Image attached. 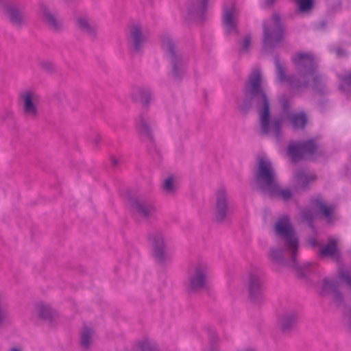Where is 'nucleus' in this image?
<instances>
[{
	"label": "nucleus",
	"mask_w": 351,
	"mask_h": 351,
	"mask_svg": "<svg viewBox=\"0 0 351 351\" xmlns=\"http://www.w3.org/2000/svg\"><path fill=\"white\" fill-rule=\"evenodd\" d=\"M261 77L258 70L252 72L245 87V103L256 102L259 112L261 132L274 138H278L283 124L286 119H289L294 129H300L306 123V117L304 113H293L288 114L287 112L279 119H269V103L265 93L261 87Z\"/></svg>",
	"instance_id": "1"
},
{
	"label": "nucleus",
	"mask_w": 351,
	"mask_h": 351,
	"mask_svg": "<svg viewBox=\"0 0 351 351\" xmlns=\"http://www.w3.org/2000/svg\"><path fill=\"white\" fill-rule=\"evenodd\" d=\"M293 62L300 70L297 78L289 77L285 78L283 67L276 64L277 78L280 82L287 81L293 87H302L310 83L315 86L317 80L315 73V62L314 57L310 53H299L293 57Z\"/></svg>",
	"instance_id": "2"
},
{
	"label": "nucleus",
	"mask_w": 351,
	"mask_h": 351,
	"mask_svg": "<svg viewBox=\"0 0 351 351\" xmlns=\"http://www.w3.org/2000/svg\"><path fill=\"white\" fill-rule=\"evenodd\" d=\"M255 179L257 184L272 196L288 200L293 195L289 189L280 187L271 163L267 157L258 159Z\"/></svg>",
	"instance_id": "3"
},
{
	"label": "nucleus",
	"mask_w": 351,
	"mask_h": 351,
	"mask_svg": "<svg viewBox=\"0 0 351 351\" xmlns=\"http://www.w3.org/2000/svg\"><path fill=\"white\" fill-rule=\"evenodd\" d=\"M263 47L267 51L278 45L283 36L280 18L274 15L263 23Z\"/></svg>",
	"instance_id": "4"
},
{
	"label": "nucleus",
	"mask_w": 351,
	"mask_h": 351,
	"mask_svg": "<svg viewBox=\"0 0 351 351\" xmlns=\"http://www.w3.org/2000/svg\"><path fill=\"white\" fill-rule=\"evenodd\" d=\"M209 267L204 263H197L193 265L189 273L187 289L189 291H196L206 287Z\"/></svg>",
	"instance_id": "5"
},
{
	"label": "nucleus",
	"mask_w": 351,
	"mask_h": 351,
	"mask_svg": "<svg viewBox=\"0 0 351 351\" xmlns=\"http://www.w3.org/2000/svg\"><path fill=\"white\" fill-rule=\"evenodd\" d=\"M216 203L215 212L220 218L232 217L237 210L234 203L231 202L226 189L221 186L215 192Z\"/></svg>",
	"instance_id": "6"
},
{
	"label": "nucleus",
	"mask_w": 351,
	"mask_h": 351,
	"mask_svg": "<svg viewBox=\"0 0 351 351\" xmlns=\"http://www.w3.org/2000/svg\"><path fill=\"white\" fill-rule=\"evenodd\" d=\"M275 230L279 237L285 240L288 248L292 251L294 258L298 247V239L289 221H278Z\"/></svg>",
	"instance_id": "7"
},
{
	"label": "nucleus",
	"mask_w": 351,
	"mask_h": 351,
	"mask_svg": "<svg viewBox=\"0 0 351 351\" xmlns=\"http://www.w3.org/2000/svg\"><path fill=\"white\" fill-rule=\"evenodd\" d=\"M20 100L25 116L32 118L37 116L40 95L36 90L28 89L23 91L20 95Z\"/></svg>",
	"instance_id": "8"
},
{
	"label": "nucleus",
	"mask_w": 351,
	"mask_h": 351,
	"mask_svg": "<svg viewBox=\"0 0 351 351\" xmlns=\"http://www.w3.org/2000/svg\"><path fill=\"white\" fill-rule=\"evenodd\" d=\"M317 149V145L314 141L309 140L302 144L289 145L287 154L293 161L300 158H311Z\"/></svg>",
	"instance_id": "9"
},
{
	"label": "nucleus",
	"mask_w": 351,
	"mask_h": 351,
	"mask_svg": "<svg viewBox=\"0 0 351 351\" xmlns=\"http://www.w3.org/2000/svg\"><path fill=\"white\" fill-rule=\"evenodd\" d=\"M334 211V207L328 204L322 197H317L311 199L308 212L311 217L323 216L330 217Z\"/></svg>",
	"instance_id": "10"
},
{
	"label": "nucleus",
	"mask_w": 351,
	"mask_h": 351,
	"mask_svg": "<svg viewBox=\"0 0 351 351\" xmlns=\"http://www.w3.org/2000/svg\"><path fill=\"white\" fill-rule=\"evenodd\" d=\"M180 185V177L177 174H169L165 176L161 181L160 190L162 193L168 197H175Z\"/></svg>",
	"instance_id": "11"
},
{
	"label": "nucleus",
	"mask_w": 351,
	"mask_h": 351,
	"mask_svg": "<svg viewBox=\"0 0 351 351\" xmlns=\"http://www.w3.org/2000/svg\"><path fill=\"white\" fill-rule=\"evenodd\" d=\"M152 252L157 263L164 264L171 259L170 254L166 251V246L162 235L156 236L152 240Z\"/></svg>",
	"instance_id": "12"
},
{
	"label": "nucleus",
	"mask_w": 351,
	"mask_h": 351,
	"mask_svg": "<svg viewBox=\"0 0 351 351\" xmlns=\"http://www.w3.org/2000/svg\"><path fill=\"white\" fill-rule=\"evenodd\" d=\"M238 12L235 5L231 3L228 6H225L223 15V25L228 34H232L237 32Z\"/></svg>",
	"instance_id": "13"
},
{
	"label": "nucleus",
	"mask_w": 351,
	"mask_h": 351,
	"mask_svg": "<svg viewBox=\"0 0 351 351\" xmlns=\"http://www.w3.org/2000/svg\"><path fill=\"white\" fill-rule=\"evenodd\" d=\"M263 282L259 274L252 272L249 275V292L250 298L256 300L262 295Z\"/></svg>",
	"instance_id": "14"
},
{
	"label": "nucleus",
	"mask_w": 351,
	"mask_h": 351,
	"mask_svg": "<svg viewBox=\"0 0 351 351\" xmlns=\"http://www.w3.org/2000/svg\"><path fill=\"white\" fill-rule=\"evenodd\" d=\"M153 121L147 117H141L136 121L138 132L142 137L152 138Z\"/></svg>",
	"instance_id": "15"
},
{
	"label": "nucleus",
	"mask_w": 351,
	"mask_h": 351,
	"mask_svg": "<svg viewBox=\"0 0 351 351\" xmlns=\"http://www.w3.org/2000/svg\"><path fill=\"white\" fill-rule=\"evenodd\" d=\"M38 14L41 19L51 27L57 29L60 26V21L46 5H40L38 10Z\"/></svg>",
	"instance_id": "16"
},
{
	"label": "nucleus",
	"mask_w": 351,
	"mask_h": 351,
	"mask_svg": "<svg viewBox=\"0 0 351 351\" xmlns=\"http://www.w3.org/2000/svg\"><path fill=\"white\" fill-rule=\"evenodd\" d=\"M315 179V177L314 175L302 171L297 172L295 174L293 180V184L295 189H304Z\"/></svg>",
	"instance_id": "17"
},
{
	"label": "nucleus",
	"mask_w": 351,
	"mask_h": 351,
	"mask_svg": "<svg viewBox=\"0 0 351 351\" xmlns=\"http://www.w3.org/2000/svg\"><path fill=\"white\" fill-rule=\"evenodd\" d=\"M129 38L136 50H138L145 38L141 27L133 25L129 29Z\"/></svg>",
	"instance_id": "18"
},
{
	"label": "nucleus",
	"mask_w": 351,
	"mask_h": 351,
	"mask_svg": "<svg viewBox=\"0 0 351 351\" xmlns=\"http://www.w3.org/2000/svg\"><path fill=\"white\" fill-rule=\"evenodd\" d=\"M5 16L15 25H20L23 22V15L14 5H7L3 9Z\"/></svg>",
	"instance_id": "19"
},
{
	"label": "nucleus",
	"mask_w": 351,
	"mask_h": 351,
	"mask_svg": "<svg viewBox=\"0 0 351 351\" xmlns=\"http://www.w3.org/2000/svg\"><path fill=\"white\" fill-rule=\"evenodd\" d=\"M77 25L80 29L88 34L93 33L97 27L96 23L86 16H79L77 19Z\"/></svg>",
	"instance_id": "20"
},
{
	"label": "nucleus",
	"mask_w": 351,
	"mask_h": 351,
	"mask_svg": "<svg viewBox=\"0 0 351 351\" xmlns=\"http://www.w3.org/2000/svg\"><path fill=\"white\" fill-rule=\"evenodd\" d=\"M135 210L144 217H153L157 213V208L152 204H138L135 206Z\"/></svg>",
	"instance_id": "21"
},
{
	"label": "nucleus",
	"mask_w": 351,
	"mask_h": 351,
	"mask_svg": "<svg viewBox=\"0 0 351 351\" xmlns=\"http://www.w3.org/2000/svg\"><path fill=\"white\" fill-rule=\"evenodd\" d=\"M320 256L322 257H337L338 250L336 241L334 240L329 241L328 243L321 250Z\"/></svg>",
	"instance_id": "22"
},
{
	"label": "nucleus",
	"mask_w": 351,
	"mask_h": 351,
	"mask_svg": "<svg viewBox=\"0 0 351 351\" xmlns=\"http://www.w3.org/2000/svg\"><path fill=\"white\" fill-rule=\"evenodd\" d=\"M317 289L322 295L335 293L336 291V285L332 280L326 278L318 284Z\"/></svg>",
	"instance_id": "23"
},
{
	"label": "nucleus",
	"mask_w": 351,
	"mask_h": 351,
	"mask_svg": "<svg viewBox=\"0 0 351 351\" xmlns=\"http://www.w3.org/2000/svg\"><path fill=\"white\" fill-rule=\"evenodd\" d=\"M297 319L295 315H286L280 319L281 328L284 331H287L295 325Z\"/></svg>",
	"instance_id": "24"
},
{
	"label": "nucleus",
	"mask_w": 351,
	"mask_h": 351,
	"mask_svg": "<svg viewBox=\"0 0 351 351\" xmlns=\"http://www.w3.org/2000/svg\"><path fill=\"white\" fill-rule=\"evenodd\" d=\"M36 311L38 316L45 320H50L51 318V308L47 304L43 303L36 304Z\"/></svg>",
	"instance_id": "25"
},
{
	"label": "nucleus",
	"mask_w": 351,
	"mask_h": 351,
	"mask_svg": "<svg viewBox=\"0 0 351 351\" xmlns=\"http://www.w3.org/2000/svg\"><path fill=\"white\" fill-rule=\"evenodd\" d=\"M93 331L87 327L84 328L82 332L81 341L82 344L85 347L88 348L91 342L93 337Z\"/></svg>",
	"instance_id": "26"
},
{
	"label": "nucleus",
	"mask_w": 351,
	"mask_h": 351,
	"mask_svg": "<svg viewBox=\"0 0 351 351\" xmlns=\"http://www.w3.org/2000/svg\"><path fill=\"white\" fill-rule=\"evenodd\" d=\"M340 80V88L345 92H351V73L341 77Z\"/></svg>",
	"instance_id": "27"
},
{
	"label": "nucleus",
	"mask_w": 351,
	"mask_h": 351,
	"mask_svg": "<svg viewBox=\"0 0 351 351\" xmlns=\"http://www.w3.org/2000/svg\"><path fill=\"white\" fill-rule=\"evenodd\" d=\"M300 12H305L313 8L312 0H295Z\"/></svg>",
	"instance_id": "28"
},
{
	"label": "nucleus",
	"mask_w": 351,
	"mask_h": 351,
	"mask_svg": "<svg viewBox=\"0 0 351 351\" xmlns=\"http://www.w3.org/2000/svg\"><path fill=\"white\" fill-rule=\"evenodd\" d=\"M339 278L341 283L347 285L351 287V275L348 271H341L339 274Z\"/></svg>",
	"instance_id": "29"
},
{
	"label": "nucleus",
	"mask_w": 351,
	"mask_h": 351,
	"mask_svg": "<svg viewBox=\"0 0 351 351\" xmlns=\"http://www.w3.org/2000/svg\"><path fill=\"white\" fill-rule=\"evenodd\" d=\"M6 307V305L0 298V327L3 326L7 318L8 313Z\"/></svg>",
	"instance_id": "30"
},
{
	"label": "nucleus",
	"mask_w": 351,
	"mask_h": 351,
	"mask_svg": "<svg viewBox=\"0 0 351 351\" xmlns=\"http://www.w3.org/2000/svg\"><path fill=\"white\" fill-rule=\"evenodd\" d=\"M208 0H195V11L202 12L207 6Z\"/></svg>",
	"instance_id": "31"
},
{
	"label": "nucleus",
	"mask_w": 351,
	"mask_h": 351,
	"mask_svg": "<svg viewBox=\"0 0 351 351\" xmlns=\"http://www.w3.org/2000/svg\"><path fill=\"white\" fill-rule=\"evenodd\" d=\"M162 47L164 49L171 51L173 49V44L169 37H164L162 39Z\"/></svg>",
	"instance_id": "32"
},
{
	"label": "nucleus",
	"mask_w": 351,
	"mask_h": 351,
	"mask_svg": "<svg viewBox=\"0 0 351 351\" xmlns=\"http://www.w3.org/2000/svg\"><path fill=\"white\" fill-rule=\"evenodd\" d=\"M141 100L143 103L147 104L149 99L152 98V95L149 91L141 90Z\"/></svg>",
	"instance_id": "33"
},
{
	"label": "nucleus",
	"mask_w": 351,
	"mask_h": 351,
	"mask_svg": "<svg viewBox=\"0 0 351 351\" xmlns=\"http://www.w3.org/2000/svg\"><path fill=\"white\" fill-rule=\"evenodd\" d=\"M282 256V252L278 250H271L269 254L270 258L274 261H277Z\"/></svg>",
	"instance_id": "34"
},
{
	"label": "nucleus",
	"mask_w": 351,
	"mask_h": 351,
	"mask_svg": "<svg viewBox=\"0 0 351 351\" xmlns=\"http://www.w3.org/2000/svg\"><path fill=\"white\" fill-rule=\"evenodd\" d=\"M250 45V39L249 37H245L242 41L241 50L243 51H247Z\"/></svg>",
	"instance_id": "35"
},
{
	"label": "nucleus",
	"mask_w": 351,
	"mask_h": 351,
	"mask_svg": "<svg viewBox=\"0 0 351 351\" xmlns=\"http://www.w3.org/2000/svg\"><path fill=\"white\" fill-rule=\"evenodd\" d=\"M141 351H152V348L150 346V343L147 341L143 342L141 346Z\"/></svg>",
	"instance_id": "36"
},
{
	"label": "nucleus",
	"mask_w": 351,
	"mask_h": 351,
	"mask_svg": "<svg viewBox=\"0 0 351 351\" xmlns=\"http://www.w3.org/2000/svg\"><path fill=\"white\" fill-rule=\"evenodd\" d=\"M10 351H23V350L19 347H13L10 350Z\"/></svg>",
	"instance_id": "37"
},
{
	"label": "nucleus",
	"mask_w": 351,
	"mask_h": 351,
	"mask_svg": "<svg viewBox=\"0 0 351 351\" xmlns=\"http://www.w3.org/2000/svg\"><path fill=\"white\" fill-rule=\"evenodd\" d=\"M337 54L339 56H341L343 55V51L340 49H337Z\"/></svg>",
	"instance_id": "38"
},
{
	"label": "nucleus",
	"mask_w": 351,
	"mask_h": 351,
	"mask_svg": "<svg viewBox=\"0 0 351 351\" xmlns=\"http://www.w3.org/2000/svg\"><path fill=\"white\" fill-rule=\"evenodd\" d=\"M280 103L282 104V107L284 108V109L286 110L287 109V105H286V104L284 102V101L282 99H280Z\"/></svg>",
	"instance_id": "39"
},
{
	"label": "nucleus",
	"mask_w": 351,
	"mask_h": 351,
	"mask_svg": "<svg viewBox=\"0 0 351 351\" xmlns=\"http://www.w3.org/2000/svg\"><path fill=\"white\" fill-rule=\"evenodd\" d=\"M274 1V0H266V3L268 4V5L271 4V3H273Z\"/></svg>",
	"instance_id": "40"
}]
</instances>
